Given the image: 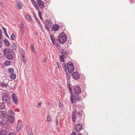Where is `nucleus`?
Segmentation results:
<instances>
[{
	"mask_svg": "<svg viewBox=\"0 0 135 135\" xmlns=\"http://www.w3.org/2000/svg\"><path fill=\"white\" fill-rule=\"evenodd\" d=\"M67 40V37L64 33H61L58 37V40L60 44H64Z\"/></svg>",
	"mask_w": 135,
	"mask_h": 135,
	"instance_id": "1",
	"label": "nucleus"
},
{
	"mask_svg": "<svg viewBox=\"0 0 135 135\" xmlns=\"http://www.w3.org/2000/svg\"><path fill=\"white\" fill-rule=\"evenodd\" d=\"M76 112V117H75V112L73 111L72 112L71 115V118L72 119V121L74 122L75 121L76 118L77 119L78 118H80L82 116V114L81 112Z\"/></svg>",
	"mask_w": 135,
	"mask_h": 135,
	"instance_id": "2",
	"label": "nucleus"
},
{
	"mask_svg": "<svg viewBox=\"0 0 135 135\" xmlns=\"http://www.w3.org/2000/svg\"><path fill=\"white\" fill-rule=\"evenodd\" d=\"M66 67L69 74H71L73 72L74 70V66L71 62H69L67 63Z\"/></svg>",
	"mask_w": 135,
	"mask_h": 135,
	"instance_id": "3",
	"label": "nucleus"
},
{
	"mask_svg": "<svg viewBox=\"0 0 135 135\" xmlns=\"http://www.w3.org/2000/svg\"><path fill=\"white\" fill-rule=\"evenodd\" d=\"M60 53L62 54L60 56V59L61 62H63L64 61V58L68 56V53L64 49H62Z\"/></svg>",
	"mask_w": 135,
	"mask_h": 135,
	"instance_id": "4",
	"label": "nucleus"
},
{
	"mask_svg": "<svg viewBox=\"0 0 135 135\" xmlns=\"http://www.w3.org/2000/svg\"><path fill=\"white\" fill-rule=\"evenodd\" d=\"M2 100L4 103H8L10 101V96L6 94L3 95L2 96Z\"/></svg>",
	"mask_w": 135,
	"mask_h": 135,
	"instance_id": "5",
	"label": "nucleus"
},
{
	"mask_svg": "<svg viewBox=\"0 0 135 135\" xmlns=\"http://www.w3.org/2000/svg\"><path fill=\"white\" fill-rule=\"evenodd\" d=\"M46 24L45 25V28L48 31H50V30L49 28V27L51 26L52 24V23L51 22L50 20H46L45 21Z\"/></svg>",
	"mask_w": 135,
	"mask_h": 135,
	"instance_id": "6",
	"label": "nucleus"
},
{
	"mask_svg": "<svg viewBox=\"0 0 135 135\" xmlns=\"http://www.w3.org/2000/svg\"><path fill=\"white\" fill-rule=\"evenodd\" d=\"M74 92L75 96L78 95L81 93V88L79 86H77L75 87Z\"/></svg>",
	"mask_w": 135,
	"mask_h": 135,
	"instance_id": "7",
	"label": "nucleus"
},
{
	"mask_svg": "<svg viewBox=\"0 0 135 135\" xmlns=\"http://www.w3.org/2000/svg\"><path fill=\"white\" fill-rule=\"evenodd\" d=\"M8 80L7 79H6L0 83V85L2 87H5L6 88L8 84Z\"/></svg>",
	"mask_w": 135,
	"mask_h": 135,
	"instance_id": "8",
	"label": "nucleus"
},
{
	"mask_svg": "<svg viewBox=\"0 0 135 135\" xmlns=\"http://www.w3.org/2000/svg\"><path fill=\"white\" fill-rule=\"evenodd\" d=\"M37 3L39 7L40 8H42L45 7L44 2L41 0H37Z\"/></svg>",
	"mask_w": 135,
	"mask_h": 135,
	"instance_id": "9",
	"label": "nucleus"
},
{
	"mask_svg": "<svg viewBox=\"0 0 135 135\" xmlns=\"http://www.w3.org/2000/svg\"><path fill=\"white\" fill-rule=\"evenodd\" d=\"M72 76L73 78L75 79H79L80 77L79 74L76 72H74Z\"/></svg>",
	"mask_w": 135,
	"mask_h": 135,
	"instance_id": "10",
	"label": "nucleus"
},
{
	"mask_svg": "<svg viewBox=\"0 0 135 135\" xmlns=\"http://www.w3.org/2000/svg\"><path fill=\"white\" fill-rule=\"evenodd\" d=\"M82 128V125L81 123L77 124L75 126V129L77 132L80 131Z\"/></svg>",
	"mask_w": 135,
	"mask_h": 135,
	"instance_id": "11",
	"label": "nucleus"
},
{
	"mask_svg": "<svg viewBox=\"0 0 135 135\" xmlns=\"http://www.w3.org/2000/svg\"><path fill=\"white\" fill-rule=\"evenodd\" d=\"M52 31H57L59 28V26L57 24H55L53 25L52 27Z\"/></svg>",
	"mask_w": 135,
	"mask_h": 135,
	"instance_id": "12",
	"label": "nucleus"
},
{
	"mask_svg": "<svg viewBox=\"0 0 135 135\" xmlns=\"http://www.w3.org/2000/svg\"><path fill=\"white\" fill-rule=\"evenodd\" d=\"M22 125V122L18 121L16 129L17 131H19L21 129Z\"/></svg>",
	"mask_w": 135,
	"mask_h": 135,
	"instance_id": "13",
	"label": "nucleus"
},
{
	"mask_svg": "<svg viewBox=\"0 0 135 135\" xmlns=\"http://www.w3.org/2000/svg\"><path fill=\"white\" fill-rule=\"evenodd\" d=\"M12 99L13 102L16 104L18 103V100L17 99V97L16 96V95L14 93H13L12 94Z\"/></svg>",
	"mask_w": 135,
	"mask_h": 135,
	"instance_id": "14",
	"label": "nucleus"
},
{
	"mask_svg": "<svg viewBox=\"0 0 135 135\" xmlns=\"http://www.w3.org/2000/svg\"><path fill=\"white\" fill-rule=\"evenodd\" d=\"M7 118L9 121L11 123H13L14 120L13 117L11 115H8L7 116Z\"/></svg>",
	"mask_w": 135,
	"mask_h": 135,
	"instance_id": "15",
	"label": "nucleus"
},
{
	"mask_svg": "<svg viewBox=\"0 0 135 135\" xmlns=\"http://www.w3.org/2000/svg\"><path fill=\"white\" fill-rule=\"evenodd\" d=\"M6 58L9 60H12L13 59V56L11 54H7L6 56Z\"/></svg>",
	"mask_w": 135,
	"mask_h": 135,
	"instance_id": "16",
	"label": "nucleus"
},
{
	"mask_svg": "<svg viewBox=\"0 0 135 135\" xmlns=\"http://www.w3.org/2000/svg\"><path fill=\"white\" fill-rule=\"evenodd\" d=\"M6 112L3 111H0V118H3L5 116Z\"/></svg>",
	"mask_w": 135,
	"mask_h": 135,
	"instance_id": "17",
	"label": "nucleus"
},
{
	"mask_svg": "<svg viewBox=\"0 0 135 135\" xmlns=\"http://www.w3.org/2000/svg\"><path fill=\"white\" fill-rule=\"evenodd\" d=\"M74 96L75 103H76L77 101H79L81 100V97L80 96H79V95L76 96L74 95Z\"/></svg>",
	"mask_w": 135,
	"mask_h": 135,
	"instance_id": "18",
	"label": "nucleus"
},
{
	"mask_svg": "<svg viewBox=\"0 0 135 135\" xmlns=\"http://www.w3.org/2000/svg\"><path fill=\"white\" fill-rule=\"evenodd\" d=\"M6 131L2 129L0 131V135H7Z\"/></svg>",
	"mask_w": 135,
	"mask_h": 135,
	"instance_id": "19",
	"label": "nucleus"
},
{
	"mask_svg": "<svg viewBox=\"0 0 135 135\" xmlns=\"http://www.w3.org/2000/svg\"><path fill=\"white\" fill-rule=\"evenodd\" d=\"M62 66L63 67V68L64 69V70L66 72V74L67 77L68 78H69L68 74L67 72V67L66 66V65L65 63H63L62 64Z\"/></svg>",
	"mask_w": 135,
	"mask_h": 135,
	"instance_id": "20",
	"label": "nucleus"
},
{
	"mask_svg": "<svg viewBox=\"0 0 135 135\" xmlns=\"http://www.w3.org/2000/svg\"><path fill=\"white\" fill-rule=\"evenodd\" d=\"M27 131L28 135H32V131L30 128L28 127L27 128Z\"/></svg>",
	"mask_w": 135,
	"mask_h": 135,
	"instance_id": "21",
	"label": "nucleus"
},
{
	"mask_svg": "<svg viewBox=\"0 0 135 135\" xmlns=\"http://www.w3.org/2000/svg\"><path fill=\"white\" fill-rule=\"evenodd\" d=\"M12 62L10 61L7 60L5 61L4 64L7 66H9L11 65L12 64Z\"/></svg>",
	"mask_w": 135,
	"mask_h": 135,
	"instance_id": "22",
	"label": "nucleus"
},
{
	"mask_svg": "<svg viewBox=\"0 0 135 135\" xmlns=\"http://www.w3.org/2000/svg\"><path fill=\"white\" fill-rule=\"evenodd\" d=\"M3 102L0 103V109H3L5 108V105Z\"/></svg>",
	"mask_w": 135,
	"mask_h": 135,
	"instance_id": "23",
	"label": "nucleus"
},
{
	"mask_svg": "<svg viewBox=\"0 0 135 135\" xmlns=\"http://www.w3.org/2000/svg\"><path fill=\"white\" fill-rule=\"evenodd\" d=\"M11 51L9 49H6L3 51V54L4 55H6L7 53L10 52Z\"/></svg>",
	"mask_w": 135,
	"mask_h": 135,
	"instance_id": "24",
	"label": "nucleus"
},
{
	"mask_svg": "<svg viewBox=\"0 0 135 135\" xmlns=\"http://www.w3.org/2000/svg\"><path fill=\"white\" fill-rule=\"evenodd\" d=\"M10 77L11 79L14 80L16 78V76L15 74L13 73L11 74Z\"/></svg>",
	"mask_w": 135,
	"mask_h": 135,
	"instance_id": "25",
	"label": "nucleus"
},
{
	"mask_svg": "<svg viewBox=\"0 0 135 135\" xmlns=\"http://www.w3.org/2000/svg\"><path fill=\"white\" fill-rule=\"evenodd\" d=\"M8 72L10 74L14 73V70L13 69L11 68H9L8 69Z\"/></svg>",
	"mask_w": 135,
	"mask_h": 135,
	"instance_id": "26",
	"label": "nucleus"
},
{
	"mask_svg": "<svg viewBox=\"0 0 135 135\" xmlns=\"http://www.w3.org/2000/svg\"><path fill=\"white\" fill-rule=\"evenodd\" d=\"M75 98L74 95L73 94L71 95L70 96L71 101L72 103L73 104L74 103V100Z\"/></svg>",
	"mask_w": 135,
	"mask_h": 135,
	"instance_id": "27",
	"label": "nucleus"
},
{
	"mask_svg": "<svg viewBox=\"0 0 135 135\" xmlns=\"http://www.w3.org/2000/svg\"><path fill=\"white\" fill-rule=\"evenodd\" d=\"M3 31L4 33L5 34L6 36H7V38H9V37L8 36V35L7 33L6 29L4 27H3Z\"/></svg>",
	"mask_w": 135,
	"mask_h": 135,
	"instance_id": "28",
	"label": "nucleus"
},
{
	"mask_svg": "<svg viewBox=\"0 0 135 135\" xmlns=\"http://www.w3.org/2000/svg\"><path fill=\"white\" fill-rule=\"evenodd\" d=\"M25 17L28 20H29L30 21H31L32 20V19L31 17L29 15H26Z\"/></svg>",
	"mask_w": 135,
	"mask_h": 135,
	"instance_id": "29",
	"label": "nucleus"
},
{
	"mask_svg": "<svg viewBox=\"0 0 135 135\" xmlns=\"http://www.w3.org/2000/svg\"><path fill=\"white\" fill-rule=\"evenodd\" d=\"M4 44L7 46H9L10 45L9 43L7 40L5 39L4 40Z\"/></svg>",
	"mask_w": 135,
	"mask_h": 135,
	"instance_id": "30",
	"label": "nucleus"
},
{
	"mask_svg": "<svg viewBox=\"0 0 135 135\" xmlns=\"http://www.w3.org/2000/svg\"><path fill=\"white\" fill-rule=\"evenodd\" d=\"M8 114H11L12 115H14L15 114V112L11 109L8 110Z\"/></svg>",
	"mask_w": 135,
	"mask_h": 135,
	"instance_id": "31",
	"label": "nucleus"
},
{
	"mask_svg": "<svg viewBox=\"0 0 135 135\" xmlns=\"http://www.w3.org/2000/svg\"><path fill=\"white\" fill-rule=\"evenodd\" d=\"M12 45L13 49L15 50H16L17 49V47L15 43V42H13L12 44Z\"/></svg>",
	"mask_w": 135,
	"mask_h": 135,
	"instance_id": "32",
	"label": "nucleus"
},
{
	"mask_svg": "<svg viewBox=\"0 0 135 135\" xmlns=\"http://www.w3.org/2000/svg\"><path fill=\"white\" fill-rule=\"evenodd\" d=\"M17 7L18 9H21L22 8V5L20 3H18L17 5Z\"/></svg>",
	"mask_w": 135,
	"mask_h": 135,
	"instance_id": "33",
	"label": "nucleus"
},
{
	"mask_svg": "<svg viewBox=\"0 0 135 135\" xmlns=\"http://www.w3.org/2000/svg\"><path fill=\"white\" fill-rule=\"evenodd\" d=\"M23 54H22V61L24 63H26V59L25 57L24 56V55H23Z\"/></svg>",
	"mask_w": 135,
	"mask_h": 135,
	"instance_id": "34",
	"label": "nucleus"
},
{
	"mask_svg": "<svg viewBox=\"0 0 135 135\" xmlns=\"http://www.w3.org/2000/svg\"><path fill=\"white\" fill-rule=\"evenodd\" d=\"M11 39L12 40H14L15 38V35L14 33H13L11 36Z\"/></svg>",
	"mask_w": 135,
	"mask_h": 135,
	"instance_id": "35",
	"label": "nucleus"
},
{
	"mask_svg": "<svg viewBox=\"0 0 135 135\" xmlns=\"http://www.w3.org/2000/svg\"><path fill=\"white\" fill-rule=\"evenodd\" d=\"M50 37L52 42L54 41L55 40L54 37L51 34L50 35Z\"/></svg>",
	"mask_w": 135,
	"mask_h": 135,
	"instance_id": "36",
	"label": "nucleus"
},
{
	"mask_svg": "<svg viewBox=\"0 0 135 135\" xmlns=\"http://www.w3.org/2000/svg\"><path fill=\"white\" fill-rule=\"evenodd\" d=\"M33 16L34 17V18H35L36 20V21L38 22H40V21H39V20L36 17V16L35 15V14L33 13Z\"/></svg>",
	"mask_w": 135,
	"mask_h": 135,
	"instance_id": "37",
	"label": "nucleus"
},
{
	"mask_svg": "<svg viewBox=\"0 0 135 135\" xmlns=\"http://www.w3.org/2000/svg\"><path fill=\"white\" fill-rule=\"evenodd\" d=\"M51 119L50 116L49 115H47V120L48 122H50L51 121Z\"/></svg>",
	"mask_w": 135,
	"mask_h": 135,
	"instance_id": "38",
	"label": "nucleus"
},
{
	"mask_svg": "<svg viewBox=\"0 0 135 135\" xmlns=\"http://www.w3.org/2000/svg\"><path fill=\"white\" fill-rule=\"evenodd\" d=\"M31 2L32 3L33 5L34 6H36L37 5L36 3V2L34 0H32Z\"/></svg>",
	"mask_w": 135,
	"mask_h": 135,
	"instance_id": "39",
	"label": "nucleus"
},
{
	"mask_svg": "<svg viewBox=\"0 0 135 135\" xmlns=\"http://www.w3.org/2000/svg\"><path fill=\"white\" fill-rule=\"evenodd\" d=\"M31 47L32 52H35L34 49L33 47V45L32 44H31Z\"/></svg>",
	"mask_w": 135,
	"mask_h": 135,
	"instance_id": "40",
	"label": "nucleus"
},
{
	"mask_svg": "<svg viewBox=\"0 0 135 135\" xmlns=\"http://www.w3.org/2000/svg\"><path fill=\"white\" fill-rule=\"evenodd\" d=\"M20 51L21 55H22V54H23V55H24L25 52L23 51V49H22V48H21L20 49Z\"/></svg>",
	"mask_w": 135,
	"mask_h": 135,
	"instance_id": "41",
	"label": "nucleus"
},
{
	"mask_svg": "<svg viewBox=\"0 0 135 135\" xmlns=\"http://www.w3.org/2000/svg\"><path fill=\"white\" fill-rule=\"evenodd\" d=\"M38 15L40 18L41 19H42V17L41 12L40 11H39L38 12Z\"/></svg>",
	"mask_w": 135,
	"mask_h": 135,
	"instance_id": "42",
	"label": "nucleus"
},
{
	"mask_svg": "<svg viewBox=\"0 0 135 135\" xmlns=\"http://www.w3.org/2000/svg\"><path fill=\"white\" fill-rule=\"evenodd\" d=\"M55 121L56 125V126H58L59 125V123L57 117L56 118V119L55 120Z\"/></svg>",
	"mask_w": 135,
	"mask_h": 135,
	"instance_id": "43",
	"label": "nucleus"
},
{
	"mask_svg": "<svg viewBox=\"0 0 135 135\" xmlns=\"http://www.w3.org/2000/svg\"><path fill=\"white\" fill-rule=\"evenodd\" d=\"M67 86H68V89L71 88V86L70 85V84L68 83L67 84Z\"/></svg>",
	"mask_w": 135,
	"mask_h": 135,
	"instance_id": "44",
	"label": "nucleus"
},
{
	"mask_svg": "<svg viewBox=\"0 0 135 135\" xmlns=\"http://www.w3.org/2000/svg\"><path fill=\"white\" fill-rule=\"evenodd\" d=\"M34 7H35V9L37 10L38 11H39V9L38 8V6H37V5H36V6H35Z\"/></svg>",
	"mask_w": 135,
	"mask_h": 135,
	"instance_id": "45",
	"label": "nucleus"
},
{
	"mask_svg": "<svg viewBox=\"0 0 135 135\" xmlns=\"http://www.w3.org/2000/svg\"><path fill=\"white\" fill-rule=\"evenodd\" d=\"M69 93L71 94H73V91L72 90V88H71L69 89Z\"/></svg>",
	"mask_w": 135,
	"mask_h": 135,
	"instance_id": "46",
	"label": "nucleus"
},
{
	"mask_svg": "<svg viewBox=\"0 0 135 135\" xmlns=\"http://www.w3.org/2000/svg\"><path fill=\"white\" fill-rule=\"evenodd\" d=\"M57 64L58 66V68L59 69V70H61L62 69V68H61V66H60V68H59V63L58 62H57Z\"/></svg>",
	"mask_w": 135,
	"mask_h": 135,
	"instance_id": "47",
	"label": "nucleus"
},
{
	"mask_svg": "<svg viewBox=\"0 0 135 135\" xmlns=\"http://www.w3.org/2000/svg\"><path fill=\"white\" fill-rule=\"evenodd\" d=\"M5 121H3L1 122V125H2V126H3L4 125L5 123Z\"/></svg>",
	"mask_w": 135,
	"mask_h": 135,
	"instance_id": "48",
	"label": "nucleus"
},
{
	"mask_svg": "<svg viewBox=\"0 0 135 135\" xmlns=\"http://www.w3.org/2000/svg\"><path fill=\"white\" fill-rule=\"evenodd\" d=\"M20 28H23V23H22L20 25Z\"/></svg>",
	"mask_w": 135,
	"mask_h": 135,
	"instance_id": "49",
	"label": "nucleus"
},
{
	"mask_svg": "<svg viewBox=\"0 0 135 135\" xmlns=\"http://www.w3.org/2000/svg\"><path fill=\"white\" fill-rule=\"evenodd\" d=\"M52 43L54 45H56V44L58 45V44L56 43V41H55V40L54 41H53L52 42Z\"/></svg>",
	"mask_w": 135,
	"mask_h": 135,
	"instance_id": "50",
	"label": "nucleus"
},
{
	"mask_svg": "<svg viewBox=\"0 0 135 135\" xmlns=\"http://www.w3.org/2000/svg\"><path fill=\"white\" fill-rule=\"evenodd\" d=\"M21 31L22 34H23L24 33V28H21Z\"/></svg>",
	"mask_w": 135,
	"mask_h": 135,
	"instance_id": "51",
	"label": "nucleus"
},
{
	"mask_svg": "<svg viewBox=\"0 0 135 135\" xmlns=\"http://www.w3.org/2000/svg\"><path fill=\"white\" fill-rule=\"evenodd\" d=\"M40 27L41 28V31H44L43 28L42 26L41 25H40Z\"/></svg>",
	"mask_w": 135,
	"mask_h": 135,
	"instance_id": "52",
	"label": "nucleus"
},
{
	"mask_svg": "<svg viewBox=\"0 0 135 135\" xmlns=\"http://www.w3.org/2000/svg\"><path fill=\"white\" fill-rule=\"evenodd\" d=\"M3 5V3L2 2H0V6L2 7Z\"/></svg>",
	"mask_w": 135,
	"mask_h": 135,
	"instance_id": "53",
	"label": "nucleus"
},
{
	"mask_svg": "<svg viewBox=\"0 0 135 135\" xmlns=\"http://www.w3.org/2000/svg\"><path fill=\"white\" fill-rule=\"evenodd\" d=\"M76 133L75 132H73L72 133L71 135H76Z\"/></svg>",
	"mask_w": 135,
	"mask_h": 135,
	"instance_id": "54",
	"label": "nucleus"
},
{
	"mask_svg": "<svg viewBox=\"0 0 135 135\" xmlns=\"http://www.w3.org/2000/svg\"><path fill=\"white\" fill-rule=\"evenodd\" d=\"M9 135H16V134L13 133H11L9 134Z\"/></svg>",
	"mask_w": 135,
	"mask_h": 135,
	"instance_id": "55",
	"label": "nucleus"
},
{
	"mask_svg": "<svg viewBox=\"0 0 135 135\" xmlns=\"http://www.w3.org/2000/svg\"><path fill=\"white\" fill-rule=\"evenodd\" d=\"M2 31L1 29L0 28V36H2Z\"/></svg>",
	"mask_w": 135,
	"mask_h": 135,
	"instance_id": "56",
	"label": "nucleus"
},
{
	"mask_svg": "<svg viewBox=\"0 0 135 135\" xmlns=\"http://www.w3.org/2000/svg\"><path fill=\"white\" fill-rule=\"evenodd\" d=\"M42 102H39L38 103V105L39 106V107L40 108L41 107V104L42 103Z\"/></svg>",
	"mask_w": 135,
	"mask_h": 135,
	"instance_id": "57",
	"label": "nucleus"
},
{
	"mask_svg": "<svg viewBox=\"0 0 135 135\" xmlns=\"http://www.w3.org/2000/svg\"><path fill=\"white\" fill-rule=\"evenodd\" d=\"M3 43L2 42H0V48H1L2 46Z\"/></svg>",
	"mask_w": 135,
	"mask_h": 135,
	"instance_id": "58",
	"label": "nucleus"
},
{
	"mask_svg": "<svg viewBox=\"0 0 135 135\" xmlns=\"http://www.w3.org/2000/svg\"><path fill=\"white\" fill-rule=\"evenodd\" d=\"M46 61V59H45L43 60V61L44 62H45Z\"/></svg>",
	"mask_w": 135,
	"mask_h": 135,
	"instance_id": "59",
	"label": "nucleus"
},
{
	"mask_svg": "<svg viewBox=\"0 0 135 135\" xmlns=\"http://www.w3.org/2000/svg\"><path fill=\"white\" fill-rule=\"evenodd\" d=\"M77 135H81V133H77Z\"/></svg>",
	"mask_w": 135,
	"mask_h": 135,
	"instance_id": "60",
	"label": "nucleus"
},
{
	"mask_svg": "<svg viewBox=\"0 0 135 135\" xmlns=\"http://www.w3.org/2000/svg\"><path fill=\"white\" fill-rule=\"evenodd\" d=\"M38 23H39V25L40 26V25H41L40 23V22H38Z\"/></svg>",
	"mask_w": 135,
	"mask_h": 135,
	"instance_id": "61",
	"label": "nucleus"
},
{
	"mask_svg": "<svg viewBox=\"0 0 135 135\" xmlns=\"http://www.w3.org/2000/svg\"><path fill=\"white\" fill-rule=\"evenodd\" d=\"M35 34H36V35H38V33L37 32H36L35 33Z\"/></svg>",
	"mask_w": 135,
	"mask_h": 135,
	"instance_id": "62",
	"label": "nucleus"
},
{
	"mask_svg": "<svg viewBox=\"0 0 135 135\" xmlns=\"http://www.w3.org/2000/svg\"><path fill=\"white\" fill-rule=\"evenodd\" d=\"M78 120L79 121V122L80 120H81L80 119H78Z\"/></svg>",
	"mask_w": 135,
	"mask_h": 135,
	"instance_id": "63",
	"label": "nucleus"
},
{
	"mask_svg": "<svg viewBox=\"0 0 135 135\" xmlns=\"http://www.w3.org/2000/svg\"><path fill=\"white\" fill-rule=\"evenodd\" d=\"M1 36H0V39H1Z\"/></svg>",
	"mask_w": 135,
	"mask_h": 135,
	"instance_id": "64",
	"label": "nucleus"
}]
</instances>
